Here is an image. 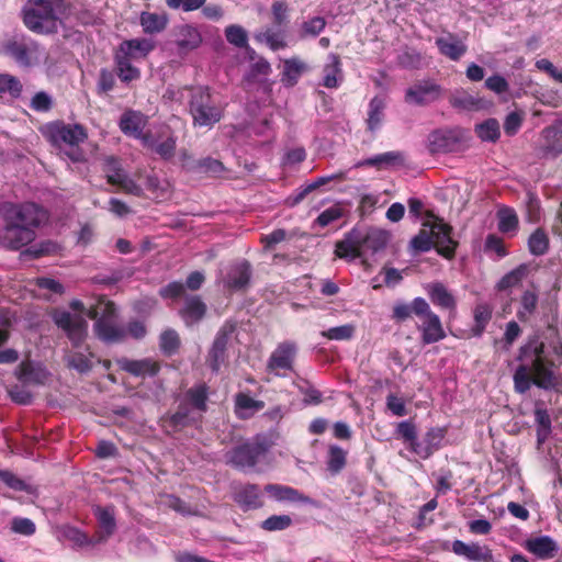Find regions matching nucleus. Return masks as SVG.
Listing matches in <instances>:
<instances>
[{"label": "nucleus", "mask_w": 562, "mask_h": 562, "mask_svg": "<svg viewBox=\"0 0 562 562\" xmlns=\"http://www.w3.org/2000/svg\"><path fill=\"white\" fill-rule=\"evenodd\" d=\"M65 0H29L22 11L24 25L37 34L57 33L67 14Z\"/></svg>", "instance_id": "1"}, {"label": "nucleus", "mask_w": 562, "mask_h": 562, "mask_svg": "<svg viewBox=\"0 0 562 562\" xmlns=\"http://www.w3.org/2000/svg\"><path fill=\"white\" fill-rule=\"evenodd\" d=\"M86 315L95 321L93 329L100 340L106 344H115L125 339V328L115 323L116 308L113 302L99 299L94 305L87 310Z\"/></svg>", "instance_id": "2"}, {"label": "nucleus", "mask_w": 562, "mask_h": 562, "mask_svg": "<svg viewBox=\"0 0 562 562\" xmlns=\"http://www.w3.org/2000/svg\"><path fill=\"white\" fill-rule=\"evenodd\" d=\"M44 135L55 146H69L65 155L74 162L83 160V151L78 147L87 137L86 128L80 124H66L61 121L52 122L45 125Z\"/></svg>", "instance_id": "3"}, {"label": "nucleus", "mask_w": 562, "mask_h": 562, "mask_svg": "<svg viewBox=\"0 0 562 562\" xmlns=\"http://www.w3.org/2000/svg\"><path fill=\"white\" fill-rule=\"evenodd\" d=\"M0 215L5 224L26 226L34 229L47 218L45 210L34 202H3L0 204Z\"/></svg>", "instance_id": "4"}, {"label": "nucleus", "mask_w": 562, "mask_h": 562, "mask_svg": "<svg viewBox=\"0 0 562 562\" xmlns=\"http://www.w3.org/2000/svg\"><path fill=\"white\" fill-rule=\"evenodd\" d=\"M189 109L193 125L199 127H212L223 115L222 109L215 104L206 87H199L192 91Z\"/></svg>", "instance_id": "5"}, {"label": "nucleus", "mask_w": 562, "mask_h": 562, "mask_svg": "<svg viewBox=\"0 0 562 562\" xmlns=\"http://www.w3.org/2000/svg\"><path fill=\"white\" fill-rule=\"evenodd\" d=\"M267 451L266 441L256 437L228 450L225 454V462L237 470L245 471L252 469Z\"/></svg>", "instance_id": "6"}, {"label": "nucleus", "mask_w": 562, "mask_h": 562, "mask_svg": "<svg viewBox=\"0 0 562 562\" xmlns=\"http://www.w3.org/2000/svg\"><path fill=\"white\" fill-rule=\"evenodd\" d=\"M40 44L27 36H15L3 44V52L19 66L29 68L38 63Z\"/></svg>", "instance_id": "7"}, {"label": "nucleus", "mask_w": 562, "mask_h": 562, "mask_svg": "<svg viewBox=\"0 0 562 562\" xmlns=\"http://www.w3.org/2000/svg\"><path fill=\"white\" fill-rule=\"evenodd\" d=\"M445 89L434 79L424 78L414 81L404 94L405 103L414 106H428L443 97Z\"/></svg>", "instance_id": "8"}, {"label": "nucleus", "mask_w": 562, "mask_h": 562, "mask_svg": "<svg viewBox=\"0 0 562 562\" xmlns=\"http://www.w3.org/2000/svg\"><path fill=\"white\" fill-rule=\"evenodd\" d=\"M467 140V133L460 127L439 128L432 131L427 138V147L431 154L458 151Z\"/></svg>", "instance_id": "9"}, {"label": "nucleus", "mask_w": 562, "mask_h": 562, "mask_svg": "<svg viewBox=\"0 0 562 562\" xmlns=\"http://www.w3.org/2000/svg\"><path fill=\"white\" fill-rule=\"evenodd\" d=\"M417 317L422 321V323L417 325V329L420 333V341L423 345L435 344L446 338V331L440 317L431 311L428 302L426 305L419 303Z\"/></svg>", "instance_id": "10"}, {"label": "nucleus", "mask_w": 562, "mask_h": 562, "mask_svg": "<svg viewBox=\"0 0 562 562\" xmlns=\"http://www.w3.org/2000/svg\"><path fill=\"white\" fill-rule=\"evenodd\" d=\"M53 321L66 333L74 347H79L86 339L88 323L82 315H74L68 311H55Z\"/></svg>", "instance_id": "11"}, {"label": "nucleus", "mask_w": 562, "mask_h": 562, "mask_svg": "<svg viewBox=\"0 0 562 562\" xmlns=\"http://www.w3.org/2000/svg\"><path fill=\"white\" fill-rule=\"evenodd\" d=\"M297 350L295 341L285 340L278 344L267 361V370L276 375H284L283 372L293 371Z\"/></svg>", "instance_id": "12"}, {"label": "nucleus", "mask_w": 562, "mask_h": 562, "mask_svg": "<svg viewBox=\"0 0 562 562\" xmlns=\"http://www.w3.org/2000/svg\"><path fill=\"white\" fill-rule=\"evenodd\" d=\"M427 216L429 218L436 220L434 223H431L434 248L442 257L452 259L458 246V241L454 240L451 236L452 227L445 223L442 220L435 217V215L430 212L427 213Z\"/></svg>", "instance_id": "13"}, {"label": "nucleus", "mask_w": 562, "mask_h": 562, "mask_svg": "<svg viewBox=\"0 0 562 562\" xmlns=\"http://www.w3.org/2000/svg\"><path fill=\"white\" fill-rule=\"evenodd\" d=\"M235 329L236 326L232 322H226L218 329L206 360L213 372H218L221 366L225 362L227 357V345Z\"/></svg>", "instance_id": "14"}, {"label": "nucleus", "mask_w": 562, "mask_h": 562, "mask_svg": "<svg viewBox=\"0 0 562 562\" xmlns=\"http://www.w3.org/2000/svg\"><path fill=\"white\" fill-rule=\"evenodd\" d=\"M389 240V234L382 229L370 228L367 232L360 231V250L363 262L371 259L383 251Z\"/></svg>", "instance_id": "15"}, {"label": "nucleus", "mask_w": 562, "mask_h": 562, "mask_svg": "<svg viewBox=\"0 0 562 562\" xmlns=\"http://www.w3.org/2000/svg\"><path fill=\"white\" fill-rule=\"evenodd\" d=\"M35 237L36 233L34 228L5 223L0 236L2 244L13 250L21 249L31 244Z\"/></svg>", "instance_id": "16"}, {"label": "nucleus", "mask_w": 562, "mask_h": 562, "mask_svg": "<svg viewBox=\"0 0 562 562\" xmlns=\"http://www.w3.org/2000/svg\"><path fill=\"white\" fill-rule=\"evenodd\" d=\"M451 550L454 554L463 557L470 562H501L495 559L487 546H481L477 542L465 543L461 540H454L451 543Z\"/></svg>", "instance_id": "17"}, {"label": "nucleus", "mask_w": 562, "mask_h": 562, "mask_svg": "<svg viewBox=\"0 0 562 562\" xmlns=\"http://www.w3.org/2000/svg\"><path fill=\"white\" fill-rule=\"evenodd\" d=\"M251 276L250 263L247 260H240L229 266L223 278V284L228 290L243 291L249 285Z\"/></svg>", "instance_id": "18"}, {"label": "nucleus", "mask_w": 562, "mask_h": 562, "mask_svg": "<svg viewBox=\"0 0 562 562\" xmlns=\"http://www.w3.org/2000/svg\"><path fill=\"white\" fill-rule=\"evenodd\" d=\"M116 364L121 370L137 378L155 376L160 370L159 362L151 358L131 360L123 357L116 360Z\"/></svg>", "instance_id": "19"}, {"label": "nucleus", "mask_w": 562, "mask_h": 562, "mask_svg": "<svg viewBox=\"0 0 562 562\" xmlns=\"http://www.w3.org/2000/svg\"><path fill=\"white\" fill-rule=\"evenodd\" d=\"M154 48L155 43L150 38L126 40L120 44L115 55L136 61L146 58Z\"/></svg>", "instance_id": "20"}, {"label": "nucleus", "mask_w": 562, "mask_h": 562, "mask_svg": "<svg viewBox=\"0 0 562 562\" xmlns=\"http://www.w3.org/2000/svg\"><path fill=\"white\" fill-rule=\"evenodd\" d=\"M425 290L434 305L447 310L450 317L456 316L457 300L441 282H431L425 286Z\"/></svg>", "instance_id": "21"}, {"label": "nucleus", "mask_w": 562, "mask_h": 562, "mask_svg": "<svg viewBox=\"0 0 562 562\" xmlns=\"http://www.w3.org/2000/svg\"><path fill=\"white\" fill-rule=\"evenodd\" d=\"M233 498L244 512L263 506L261 491L256 484H245L236 487Z\"/></svg>", "instance_id": "22"}, {"label": "nucleus", "mask_w": 562, "mask_h": 562, "mask_svg": "<svg viewBox=\"0 0 562 562\" xmlns=\"http://www.w3.org/2000/svg\"><path fill=\"white\" fill-rule=\"evenodd\" d=\"M265 491L277 502L301 503L315 506L316 502L296 488L281 484H267Z\"/></svg>", "instance_id": "23"}, {"label": "nucleus", "mask_w": 562, "mask_h": 562, "mask_svg": "<svg viewBox=\"0 0 562 562\" xmlns=\"http://www.w3.org/2000/svg\"><path fill=\"white\" fill-rule=\"evenodd\" d=\"M359 238L360 229H351L348 234H346L344 239L336 243L335 255L338 258L349 261H352L357 258L362 259Z\"/></svg>", "instance_id": "24"}, {"label": "nucleus", "mask_w": 562, "mask_h": 562, "mask_svg": "<svg viewBox=\"0 0 562 562\" xmlns=\"http://www.w3.org/2000/svg\"><path fill=\"white\" fill-rule=\"evenodd\" d=\"M206 310V304L199 295H188L179 311V315L187 326H191L199 323L205 316Z\"/></svg>", "instance_id": "25"}, {"label": "nucleus", "mask_w": 562, "mask_h": 562, "mask_svg": "<svg viewBox=\"0 0 562 562\" xmlns=\"http://www.w3.org/2000/svg\"><path fill=\"white\" fill-rule=\"evenodd\" d=\"M436 46L441 55L453 61L459 60L468 50L467 44L453 33L436 38Z\"/></svg>", "instance_id": "26"}, {"label": "nucleus", "mask_w": 562, "mask_h": 562, "mask_svg": "<svg viewBox=\"0 0 562 562\" xmlns=\"http://www.w3.org/2000/svg\"><path fill=\"white\" fill-rule=\"evenodd\" d=\"M94 515L98 519V522L101 528V532L95 539V542L101 543L108 540L111 537L116 527L114 509L113 507H101L97 506L94 508Z\"/></svg>", "instance_id": "27"}, {"label": "nucleus", "mask_w": 562, "mask_h": 562, "mask_svg": "<svg viewBox=\"0 0 562 562\" xmlns=\"http://www.w3.org/2000/svg\"><path fill=\"white\" fill-rule=\"evenodd\" d=\"M202 36L199 30L190 24H184L179 27L177 33L176 44L180 52L188 53L200 46Z\"/></svg>", "instance_id": "28"}, {"label": "nucleus", "mask_w": 562, "mask_h": 562, "mask_svg": "<svg viewBox=\"0 0 562 562\" xmlns=\"http://www.w3.org/2000/svg\"><path fill=\"white\" fill-rule=\"evenodd\" d=\"M145 123L146 121L142 113L136 111H126L121 116L119 125L125 135L142 139V137L145 135L143 134Z\"/></svg>", "instance_id": "29"}, {"label": "nucleus", "mask_w": 562, "mask_h": 562, "mask_svg": "<svg viewBox=\"0 0 562 562\" xmlns=\"http://www.w3.org/2000/svg\"><path fill=\"white\" fill-rule=\"evenodd\" d=\"M142 143L146 148L159 155L165 160L171 159L175 155L176 138L173 136H169L165 140L159 142L150 134H146L142 137Z\"/></svg>", "instance_id": "30"}, {"label": "nucleus", "mask_w": 562, "mask_h": 562, "mask_svg": "<svg viewBox=\"0 0 562 562\" xmlns=\"http://www.w3.org/2000/svg\"><path fill=\"white\" fill-rule=\"evenodd\" d=\"M169 22L166 12H148L144 11L139 15V24L146 34H157L166 30Z\"/></svg>", "instance_id": "31"}, {"label": "nucleus", "mask_w": 562, "mask_h": 562, "mask_svg": "<svg viewBox=\"0 0 562 562\" xmlns=\"http://www.w3.org/2000/svg\"><path fill=\"white\" fill-rule=\"evenodd\" d=\"M527 549L540 559L553 558L558 552L555 541L548 537L541 536L527 541Z\"/></svg>", "instance_id": "32"}, {"label": "nucleus", "mask_w": 562, "mask_h": 562, "mask_svg": "<svg viewBox=\"0 0 562 562\" xmlns=\"http://www.w3.org/2000/svg\"><path fill=\"white\" fill-rule=\"evenodd\" d=\"M306 68L305 63L300 58L293 57L285 59L281 74V82L285 87H294Z\"/></svg>", "instance_id": "33"}, {"label": "nucleus", "mask_w": 562, "mask_h": 562, "mask_svg": "<svg viewBox=\"0 0 562 562\" xmlns=\"http://www.w3.org/2000/svg\"><path fill=\"white\" fill-rule=\"evenodd\" d=\"M323 72L324 87L333 89L339 86V82L342 80V70L340 58L337 54L331 53L328 55V63L324 66Z\"/></svg>", "instance_id": "34"}, {"label": "nucleus", "mask_w": 562, "mask_h": 562, "mask_svg": "<svg viewBox=\"0 0 562 562\" xmlns=\"http://www.w3.org/2000/svg\"><path fill=\"white\" fill-rule=\"evenodd\" d=\"M539 295L537 290H526L521 294L517 317L520 322H528L537 312Z\"/></svg>", "instance_id": "35"}, {"label": "nucleus", "mask_w": 562, "mask_h": 562, "mask_svg": "<svg viewBox=\"0 0 562 562\" xmlns=\"http://www.w3.org/2000/svg\"><path fill=\"white\" fill-rule=\"evenodd\" d=\"M420 304L426 305L427 301L423 297H415L412 303L397 302L393 306L392 318L397 323L407 321L413 314L417 316V307Z\"/></svg>", "instance_id": "36"}, {"label": "nucleus", "mask_w": 562, "mask_h": 562, "mask_svg": "<svg viewBox=\"0 0 562 562\" xmlns=\"http://www.w3.org/2000/svg\"><path fill=\"white\" fill-rule=\"evenodd\" d=\"M183 400L193 408L204 413L207 408V386L205 384H199L189 389L186 392Z\"/></svg>", "instance_id": "37"}, {"label": "nucleus", "mask_w": 562, "mask_h": 562, "mask_svg": "<svg viewBox=\"0 0 562 562\" xmlns=\"http://www.w3.org/2000/svg\"><path fill=\"white\" fill-rule=\"evenodd\" d=\"M423 226L424 228H422L419 233L416 236H414L409 243V247L414 251L426 252L434 248L431 223L425 222Z\"/></svg>", "instance_id": "38"}, {"label": "nucleus", "mask_w": 562, "mask_h": 562, "mask_svg": "<svg viewBox=\"0 0 562 562\" xmlns=\"http://www.w3.org/2000/svg\"><path fill=\"white\" fill-rule=\"evenodd\" d=\"M184 166L192 171L204 172L211 176H220L224 172L225 167L222 161L206 157L193 161L191 165L184 164Z\"/></svg>", "instance_id": "39"}, {"label": "nucleus", "mask_w": 562, "mask_h": 562, "mask_svg": "<svg viewBox=\"0 0 562 562\" xmlns=\"http://www.w3.org/2000/svg\"><path fill=\"white\" fill-rule=\"evenodd\" d=\"M347 463V451L339 446L331 445L328 448L327 454V470L331 474L339 473Z\"/></svg>", "instance_id": "40"}, {"label": "nucleus", "mask_w": 562, "mask_h": 562, "mask_svg": "<svg viewBox=\"0 0 562 562\" xmlns=\"http://www.w3.org/2000/svg\"><path fill=\"white\" fill-rule=\"evenodd\" d=\"M404 162V156L400 151H387L366 159L360 166H374L378 168L400 165Z\"/></svg>", "instance_id": "41"}, {"label": "nucleus", "mask_w": 562, "mask_h": 562, "mask_svg": "<svg viewBox=\"0 0 562 562\" xmlns=\"http://www.w3.org/2000/svg\"><path fill=\"white\" fill-rule=\"evenodd\" d=\"M384 109H385V102L380 97H374L371 99L369 103V111H368V127L370 131H375L379 128L380 124L383 121L384 117Z\"/></svg>", "instance_id": "42"}, {"label": "nucleus", "mask_w": 562, "mask_h": 562, "mask_svg": "<svg viewBox=\"0 0 562 562\" xmlns=\"http://www.w3.org/2000/svg\"><path fill=\"white\" fill-rule=\"evenodd\" d=\"M473 317L474 326L472 328V334L475 337H480L492 318V308L485 303L477 304L474 308Z\"/></svg>", "instance_id": "43"}, {"label": "nucleus", "mask_w": 562, "mask_h": 562, "mask_svg": "<svg viewBox=\"0 0 562 562\" xmlns=\"http://www.w3.org/2000/svg\"><path fill=\"white\" fill-rule=\"evenodd\" d=\"M255 38L265 43L272 50L283 49L288 46L285 32L260 31L255 35Z\"/></svg>", "instance_id": "44"}, {"label": "nucleus", "mask_w": 562, "mask_h": 562, "mask_svg": "<svg viewBox=\"0 0 562 562\" xmlns=\"http://www.w3.org/2000/svg\"><path fill=\"white\" fill-rule=\"evenodd\" d=\"M346 179L345 171H338L329 176L318 177L315 181L304 187L294 198V203L301 202L310 192L315 189L329 183L330 181H342Z\"/></svg>", "instance_id": "45"}, {"label": "nucleus", "mask_w": 562, "mask_h": 562, "mask_svg": "<svg viewBox=\"0 0 562 562\" xmlns=\"http://www.w3.org/2000/svg\"><path fill=\"white\" fill-rule=\"evenodd\" d=\"M159 348L166 356L175 355L180 348V337L172 328L165 329L159 336Z\"/></svg>", "instance_id": "46"}, {"label": "nucleus", "mask_w": 562, "mask_h": 562, "mask_svg": "<svg viewBox=\"0 0 562 562\" xmlns=\"http://www.w3.org/2000/svg\"><path fill=\"white\" fill-rule=\"evenodd\" d=\"M236 409L240 412V416L248 417L249 414L259 412L265 407L262 401L255 400L247 394L238 393L235 397Z\"/></svg>", "instance_id": "47"}, {"label": "nucleus", "mask_w": 562, "mask_h": 562, "mask_svg": "<svg viewBox=\"0 0 562 562\" xmlns=\"http://www.w3.org/2000/svg\"><path fill=\"white\" fill-rule=\"evenodd\" d=\"M22 90L23 86L16 77L10 74H0V97L8 93L12 99H19Z\"/></svg>", "instance_id": "48"}, {"label": "nucleus", "mask_w": 562, "mask_h": 562, "mask_svg": "<svg viewBox=\"0 0 562 562\" xmlns=\"http://www.w3.org/2000/svg\"><path fill=\"white\" fill-rule=\"evenodd\" d=\"M117 76L123 82H131L140 77V71L132 65V60L125 59L119 55L114 56Z\"/></svg>", "instance_id": "49"}, {"label": "nucleus", "mask_w": 562, "mask_h": 562, "mask_svg": "<svg viewBox=\"0 0 562 562\" xmlns=\"http://www.w3.org/2000/svg\"><path fill=\"white\" fill-rule=\"evenodd\" d=\"M146 189L150 191L156 199H167L170 195L171 186L169 181L159 179L155 175H148L146 177Z\"/></svg>", "instance_id": "50"}, {"label": "nucleus", "mask_w": 562, "mask_h": 562, "mask_svg": "<svg viewBox=\"0 0 562 562\" xmlns=\"http://www.w3.org/2000/svg\"><path fill=\"white\" fill-rule=\"evenodd\" d=\"M528 273V266L522 263L514 270L506 273L497 283L501 291L518 285Z\"/></svg>", "instance_id": "51"}, {"label": "nucleus", "mask_w": 562, "mask_h": 562, "mask_svg": "<svg viewBox=\"0 0 562 562\" xmlns=\"http://www.w3.org/2000/svg\"><path fill=\"white\" fill-rule=\"evenodd\" d=\"M529 251L535 256L544 255L549 247V238L544 231L536 229L528 239Z\"/></svg>", "instance_id": "52"}, {"label": "nucleus", "mask_w": 562, "mask_h": 562, "mask_svg": "<svg viewBox=\"0 0 562 562\" xmlns=\"http://www.w3.org/2000/svg\"><path fill=\"white\" fill-rule=\"evenodd\" d=\"M477 136L484 142H496L499 138V124L495 119H488L476 125Z\"/></svg>", "instance_id": "53"}, {"label": "nucleus", "mask_w": 562, "mask_h": 562, "mask_svg": "<svg viewBox=\"0 0 562 562\" xmlns=\"http://www.w3.org/2000/svg\"><path fill=\"white\" fill-rule=\"evenodd\" d=\"M225 36L229 44L244 48L248 44V35L244 27L237 24L228 25L225 29Z\"/></svg>", "instance_id": "54"}, {"label": "nucleus", "mask_w": 562, "mask_h": 562, "mask_svg": "<svg viewBox=\"0 0 562 562\" xmlns=\"http://www.w3.org/2000/svg\"><path fill=\"white\" fill-rule=\"evenodd\" d=\"M103 170L105 172L108 182L111 184H116L125 175L119 159L113 156L105 158Z\"/></svg>", "instance_id": "55"}, {"label": "nucleus", "mask_w": 562, "mask_h": 562, "mask_svg": "<svg viewBox=\"0 0 562 562\" xmlns=\"http://www.w3.org/2000/svg\"><path fill=\"white\" fill-rule=\"evenodd\" d=\"M498 229L502 233H510L516 231L518 226V217L514 210L502 209L498 211Z\"/></svg>", "instance_id": "56"}, {"label": "nucleus", "mask_w": 562, "mask_h": 562, "mask_svg": "<svg viewBox=\"0 0 562 562\" xmlns=\"http://www.w3.org/2000/svg\"><path fill=\"white\" fill-rule=\"evenodd\" d=\"M195 420L196 419L191 416L189 403L184 400L179 404L177 412L170 417V423L175 427H184Z\"/></svg>", "instance_id": "57"}, {"label": "nucleus", "mask_w": 562, "mask_h": 562, "mask_svg": "<svg viewBox=\"0 0 562 562\" xmlns=\"http://www.w3.org/2000/svg\"><path fill=\"white\" fill-rule=\"evenodd\" d=\"M292 525V518L289 515H272L265 519L260 527L267 531H280Z\"/></svg>", "instance_id": "58"}, {"label": "nucleus", "mask_w": 562, "mask_h": 562, "mask_svg": "<svg viewBox=\"0 0 562 562\" xmlns=\"http://www.w3.org/2000/svg\"><path fill=\"white\" fill-rule=\"evenodd\" d=\"M450 103L453 108L461 110H473L479 108L480 100L474 98L473 95L468 94L464 91H458L452 94L450 99Z\"/></svg>", "instance_id": "59"}, {"label": "nucleus", "mask_w": 562, "mask_h": 562, "mask_svg": "<svg viewBox=\"0 0 562 562\" xmlns=\"http://www.w3.org/2000/svg\"><path fill=\"white\" fill-rule=\"evenodd\" d=\"M355 326L352 324H345L322 331V336L330 340H348L352 338Z\"/></svg>", "instance_id": "60"}, {"label": "nucleus", "mask_w": 562, "mask_h": 562, "mask_svg": "<svg viewBox=\"0 0 562 562\" xmlns=\"http://www.w3.org/2000/svg\"><path fill=\"white\" fill-rule=\"evenodd\" d=\"M300 393L304 396L303 402L306 405H318L322 403V393L311 385L307 381L296 384Z\"/></svg>", "instance_id": "61"}, {"label": "nucleus", "mask_w": 562, "mask_h": 562, "mask_svg": "<svg viewBox=\"0 0 562 562\" xmlns=\"http://www.w3.org/2000/svg\"><path fill=\"white\" fill-rule=\"evenodd\" d=\"M63 535L66 539L74 542L76 546L82 547L86 544H97L95 539H89L86 533L78 528L67 526L63 529Z\"/></svg>", "instance_id": "62"}, {"label": "nucleus", "mask_w": 562, "mask_h": 562, "mask_svg": "<svg viewBox=\"0 0 562 562\" xmlns=\"http://www.w3.org/2000/svg\"><path fill=\"white\" fill-rule=\"evenodd\" d=\"M326 26L322 16H314L302 24V36H317Z\"/></svg>", "instance_id": "63"}, {"label": "nucleus", "mask_w": 562, "mask_h": 562, "mask_svg": "<svg viewBox=\"0 0 562 562\" xmlns=\"http://www.w3.org/2000/svg\"><path fill=\"white\" fill-rule=\"evenodd\" d=\"M446 436V429L440 427L430 428L425 435V442L431 449L432 452L438 450Z\"/></svg>", "instance_id": "64"}]
</instances>
